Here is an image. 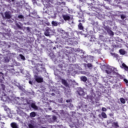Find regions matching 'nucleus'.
I'll return each mask as SVG.
<instances>
[{
	"label": "nucleus",
	"instance_id": "55",
	"mask_svg": "<svg viewBox=\"0 0 128 128\" xmlns=\"http://www.w3.org/2000/svg\"><path fill=\"white\" fill-rule=\"evenodd\" d=\"M121 19L122 20H124V18H126V15L122 14L120 15Z\"/></svg>",
	"mask_w": 128,
	"mask_h": 128
},
{
	"label": "nucleus",
	"instance_id": "38",
	"mask_svg": "<svg viewBox=\"0 0 128 128\" xmlns=\"http://www.w3.org/2000/svg\"><path fill=\"white\" fill-rule=\"evenodd\" d=\"M119 52L120 54H126V51L122 49H121L119 50Z\"/></svg>",
	"mask_w": 128,
	"mask_h": 128
},
{
	"label": "nucleus",
	"instance_id": "7",
	"mask_svg": "<svg viewBox=\"0 0 128 128\" xmlns=\"http://www.w3.org/2000/svg\"><path fill=\"white\" fill-rule=\"evenodd\" d=\"M76 92L78 94V96H84L85 94L84 89L80 87L76 88Z\"/></svg>",
	"mask_w": 128,
	"mask_h": 128
},
{
	"label": "nucleus",
	"instance_id": "20",
	"mask_svg": "<svg viewBox=\"0 0 128 128\" xmlns=\"http://www.w3.org/2000/svg\"><path fill=\"white\" fill-rule=\"evenodd\" d=\"M4 44V46H5L6 48H10L11 46H10V42H3Z\"/></svg>",
	"mask_w": 128,
	"mask_h": 128
},
{
	"label": "nucleus",
	"instance_id": "28",
	"mask_svg": "<svg viewBox=\"0 0 128 128\" xmlns=\"http://www.w3.org/2000/svg\"><path fill=\"white\" fill-rule=\"evenodd\" d=\"M80 80H82V82H86L88 80V78H86V76H81Z\"/></svg>",
	"mask_w": 128,
	"mask_h": 128
},
{
	"label": "nucleus",
	"instance_id": "59",
	"mask_svg": "<svg viewBox=\"0 0 128 128\" xmlns=\"http://www.w3.org/2000/svg\"><path fill=\"white\" fill-rule=\"evenodd\" d=\"M112 122H113L112 120H110L107 121V122L108 124H112Z\"/></svg>",
	"mask_w": 128,
	"mask_h": 128
},
{
	"label": "nucleus",
	"instance_id": "54",
	"mask_svg": "<svg viewBox=\"0 0 128 128\" xmlns=\"http://www.w3.org/2000/svg\"><path fill=\"white\" fill-rule=\"evenodd\" d=\"M68 106L70 108V110H72V108H74V105L72 104H70Z\"/></svg>",
	"mask_w": 128,
	"mask_h": 128
},
{
	"label": "nucleus",
	"instance_id": "36",
	"mask_svg": "<svg viewBox=\"0 0 128 128\" xmlns=\"http://www.w3.org/2000/svg\"><path fill=\"white\" fill-rule=\"evenodd\" d=\"M76 52H80V54H84L86 52L80 48H77L76 50Z\"/></svg>",
	"mask_w": 128,
	"mask_h": 128
},
{
	"label": "nucleus",
	"instance_id": "22",
	"mask_svg": "<svg viewBox=\"0 0 128 128\" xmlns=\"http://www.w3.org/2000/svg\"><path fill=\"white\" fill-rule=\"evenodd\" d=\"M62 84H64V86H66V87L68 86V81H66V80L62 79Z\"/></svg>",
	"mask_w": 128,
	"mask_h": 128
},
{
	"label": "nucleus",
	"instance_id": "50",
	"mask_svg": "<svg viewBox=\"0 0 128 128\" xmlns=\"http://www.w3.org/2000/svg\"><path fill=\"white\" fill-rule=\"evenodd\" d=\"M4 73L0 72V78H2V80H4Z\"/></svg>",
	"mask_w": 128,
	"mask_h": 128
},
{
	"label": "nucleus",
	"instance_id": "11",
	"mask_svg": "<svg viewBox=\"0 0 128 128\" xmlns=\"http://www.w3.org/2000/svg\"><path fill=\"white\" fill-rule=\"evenodd\" d=\"M84 37L88 38V40H90V42H94L96 40L94 36L87 34L85 35Z\"/></svg>",
	"mask_w": 128,
	"mask_h": 128
},
{
	"label": "nucleus",
	"instance_id": "5",
	"mask_svg": "<svg viewBox=\"0 0 128 128\" xmlns=\"http://www.w3.org/2000/svg\"><path fill=\"white\" fill-rule=\"evenodd\" d=\"M0 96H2L1 100H2V102H12V100L10 98V97L6 96V94L4 92L0 91Z\"/></svg>",
	"mask_w": 128,
	"mask_h": 128
},
{
	"label": "nucleus",
	"instance_id": "63",
	"mask_svg": "<svg viewBox=\"0 0 128 128\" xmlns=\"http://www.w3.org/2000/svg\"><path fill=\"white\" fill-rule=\"evenodd\" d=\"M124 82L126 84H128V80H126V78H124Z\"/></svg>",
	"mask_w": 128,
	"mask_h": 128
},
{
	"label": "nucleus",
	"instance_id": "29",
	"mask_svg": "<svg viewBox=\"0 0 128 128\" xmlns=\"http://www.w3.org/2000/svg\"><path fill=\"white\" fill-rule=\"evenodd\" d=\"M100 50H102L95 48L94 50V52H95V54H102V52H100Z\"/></svg>",
	"mask_w": 128,
	"mask_h": 128
},
{
	"label": "nucleus",
	"instance_id": "12",
	"mask_svg": "<svg viewBox=\"0 0 128 128\" xmlns=\"http://www.w3.org/2000/svg\"><path fill=\"white\" fill-rule=\"evenodd\" d=\"M6 18L10 20V18H12V14H10V12L6 11L4 13Z\"/></svg>",
	"mask_w": 128,
	"mask_h": 128
},
{
	"label": "nucleus",
	"instance_id": "35",
	"mask_svg": "<svg viewBox=\"0 0 128 128\" xmlns=\"http://www.w3.org/2000/svg\"><path fill=\"white\" fill-rule=\"evenodd\" d=\"M94 100H96V103L98 104V100H100V97H98V96H95V98Z\"/></svg>",
	"mask_w": 128,
	"mask_h": 128
},
{
	"label": "nucleus",
	"instance_id": "64",
	"mask_svg": "<svg viewBox=\"0 0 128 128\" xmlns=\"http://www.w3.org/2000/svg\"><path fill=\"white\" fill-rule=\"evenodd\" d=\"M28 127L30 128H34V125H32V124H29Z\"/></svg>",
	"mask_w": 128,
	"mask_h": 128
},
{
	"label": "nucleus",
	"instance_id": "52",
	"mask_svg": "<svg viewBox=\"0 0 128 128\" xmlns=\"http://www.w3.org/2000/svg\"><path fill=\"white\" fill-rule=\"evenodd\" d=\"M102 118H106V114L104 112L102 113Z\"/></svg>",
	"mask_w": 128,
	"mask_h": 128
},
{
	"label": "nucleus",
	"instance_id": "13",
	"mask_svg": "<svg viewBox=\"0 0 128 128\" xmlns=\"http://www.w3.org/2000/svg\"><path fill=\"white\" fill-rule=\"evenodd\" d=\"M3 108L5 112H6L8 116H10V109L6 106H4Z\"/></svg>",
	"mask_w": 128,
	"mask_h": 128
},
{
	"label": "nucleus",
	"instance_id": "61",
	"mask_svg": "<svg viewBox=\"0 0 128 128\" xmlns=\"http://www.w3.org/2000/svg\"><path fill=\"white\" fill-rule=\"evenodd\" d=\"M14 85L18 88H20V83H16L14 84Z\"/></svg>",
	"mask_w": 128,
	"mask_h": 128
},
{
	"label": "nucleus",
	"instance_id": "51",
	"mask_svg": "<svg viewBox=\"0 0 128 128\" xmlns=\"http://www.w3.org/2000/svg\"><path fill=\"white\" fill-rule=\"evenodd\" d=\"M19 90H22V92H24L26 89H24V87H22V86H19L18 88Z\"/></svg>",
	"mask_w": 128,
	"mask_h": 128
},
{
	"label": "nucleus",
	"instance_id": "24",
	"mask_svg": "<svg viewBox=\"0 0 128 128\" xmlns=\"http://www.w3.org/2000/svg\"><path fill=\"white\" fill-rule=\"evenodd\" d=\"M23 92H24V94H26V96H30V94H34V92H30L28 90H26Z\"/></svg>",
	"mask_w": 128,
	"mask_h": 128
},
{
	"label": "nucleus",
	"instance_id": "23",
	"mask_svg": "<svg viewBox=\"0 0 128 128\" xmlns=\"http://www.w3.org/2000/svg\"><path fill=\"white\" fill-rule=\"evenodd\" d=\"M112 126H113V128H120V126L118 125V122H112Z\"/></svg>",
	"mask_w": 128,
	"mask_h": 128
},
{
	"label": "nucleus",
	"instance_id": "19",
	"mask_svg": "<svg viewBox=\"0 0 128 128\" xmlns=\"http://www.w3.org/2000/svg\"><path fill=\"white\" fill-rule=\"evenodd\" d=\"M30 106L32 108H33L35 110H38V106H36V105L34 103L31 104Z\"/></svg>",
	"mask_w": 128,
	"mask_h": 128
},
{
	"label": "nucleus",
	"instance_id": "32",
	"mask_svg": "<svg viewBox=\"0 0 128 128\" xmlns=\"http://www.w3.org/2000/svg\"><path fill=\"white\" fill-rule=\"evenodd\" d=\"M58 32H60V34H66V32H64V30L62 28H58Z\"/></svg>",
	"mask_w": 128,
	"mask_h": 128
},
{
	"label": "nucleus",
	"instance_id": "16",
	"mask_svg": "<svg viewBox=\"0 0 128 128\" xmlns=\"http://www.w3.org/2000/svg\"><path fill=\"white\" fill-rule=\"evenodd\" d=\"M12 128H19L18 124L16 122H12L10 124Z\"/></svg>",
	"mask_w": 128,
	"mask_h": 128
},
{
	"label": "nucleus",
	"instance_id": "14",
	"mask_svg": "<svg viewBox=\"0 0 128 128\" xmlns=\"http://www.w3.org/2000/svg\"><path fill=\"white\" fill-rule=\"evenodd\" d=\"M62 17L64 20H70V16H68V14H62Z\"/></svg>",
	"mask_w": 128,
	"mask_h": 128
},
{
	"label": "nucleus",
	"instance_id": "45",
	"mask_svg": "<svg viewBox=\"0 0 128 128\" xmlns=\"http://www.w3.org/2000/svg\"><path fill=\"white\" fill-rule=\"evenodd\" d=\"M120 102L122 104H126V100H124V98H120Z\"/></svg>",
	"mask_w": 128,
	"mask_h": 128
},
{
	"label": "nucleus",
	"instance_id": "62",
	"mask_svg": "<svg viewBox=\"0 0 128 128\" xmlns=\"http://www.w3.org/2000/svg\"><path fill=\"white\" fill-rule=\"evenodd\" d=\"M18 18H24V17L22 15H19L18 16Z\"/></svg>",
	"mask_w": 128,
	"mask_h": 128
},
{
	"label": "nucleus",
	"instance_id": "46",
	"mask_svg": "<svg viewBox=\"0 0 128 128\" xmlns=\"http://www.w3.org/2000/svg\"><path fill=\"white\" fill-rule=\"evenodd\" d=\"M57 4L58 6H60L62 4H63L64 6H66V2H58Z\"/></svg>",
	"mask_w": 128,
	"mask_h": 128
},
{
	"label": "nucleus",
	"instance_id": "37",
	"mask_svg": "<svg viewBox=\"0 0 128 128\" xmlns=\"http://www.w3.org/2000/svg\"><path fill=\"white\" fill-rule=\"evenodd\" d=\"M36 116V112H32L30 113V116L31 118H34Z\"/></svg>",
	"mask_w": 128,
	"mask_h": 128
},
{
	"label": "nucleus",
	"instance_id": "48",
	"mask_svg": "<svg viewBox=\"0 0 128 128\" xmlns=\"http://www.w3.org/2000/svg\"><path fill=\"white\" fill-rule=\"evenodd\" d=\"M109 82H110V84H116V80H110Z\"/></svg>",
	"mask_w": 128,
	"mask_h": 128
},
{
	"label": "nucleus",
	"instance_id": "56",
	"mask_svg": "<svg viewBox=\"0 0 128 128\" xmlns=\"http://www.w3.org/2000/svg\"><path fill=\"white\" fill-rule=\"evenodd\" d=\"M74 68H77V70H80V66H78V64H75L74 65Z\"/></svg>",
	"mask_w": 128,
	"mask_h": 128
},
{
	"label": "nucleus",
	"instance_id": "21",
	"mask_svg": "<svg viewBox=\"0 0 128 128\" xmlns=\"http://www.w3.org/2000/svg\"><path fill=\"white\" fill-rule=\"evenodd\" d=\"M28 84H30L31 86H34V84H36V80L34 79V78H32L29 80Z\"/></svg>",
	"mask_w": 128,
	"mask_h": 128
},
{
	"label": "nucleus",
	"instance_id": "2",
	"mask_svg": "<svg viewBox=\"0 0 128 128\" xmlns=\"http://www.w3.org/2000/svg\"><path fill=\"white\" fill-rule=\"evenodd\" d=\"M31 64L32 66H34V68H36L37 72H46V68L42 67V64H40L36 62V61L31 60Z\"/></svg>",
	"mask_w": 128,
	"mask_h": 128
},
{
	"label": "nucleus",
	"instance_id": "60",
	"mask_svg": "<svg viewBox=\"0 0 128 128\" xmlns=\"http://www.w3.org/2000/svg\"><path fill=\"white\" fill-rule=\"evenodd\" d=\"M26 30L28 32H30V27L26 28Z\"/></svg>",
	"mask_w": 128,
	"mask_h": 128
},
{
	"label": "nucleus",
	"instance_id": "44",
	"mask_svg": "<svg viewBox=\"0 0 128 128\" xmlns=\"http://www.w3.org/2000/svg\"><path fill=\"white\" fill-rule=\"evenodd\" d=\"M19 56H20V58L22 60H26V57H24V55H22V54H20Z\"/></svg>",
	"mask_w": 128,
	"mask_h": 128
},
{
	"label": "nucleus",
	"instance_id": "4",
	"mask_svg": "<svg viewBox=\"0 0 128 128\" xmlns=\"http://www.w3.org/2000/svg\"><path fill=\"white\" fill-rule=\"evenodd\" d=\"M116 68L112 67L110 66H107V70H106V74H116Z\"/></svg>",
	"mask_w": 128,
	"mask_h": 128
},
{
	"label": "nucleus",
	"instance_id": "30",
	"mask_svg": "<svg viewBox=\"0 0 128 128\" xmlns=\"http://www.w3.org/2000/svg\"><path fill=\"white\" fill-rule=\"evenodd\" d=\"M78 28L80 30H84V26H82V24L81 22L78 24Z\"/></svg>",
	"mask_w": 128,
	"mask_h": 128
},
{
	"label": "nucleus",
	"instance_id": "6",
	"mask_svg": "<svg viewBox=\"0 0 128 128\" xmlns=\"http://www.w3.org/2000/svg\"><path fill=\"white\" fill-rule=\"evenodd\" d=\"M106 22H108V24H110L112 22V20H108V21H104L103 22V28H104V30H106L108 32L111 30V28L108 26Z\"/></svg>",
	"mask_w": 128,
	"mask_h": 128
},
{
	"label": "nucleus",
	"instance_id": "8",
	"mask_svg": "<svg viewBox=\"0 0 128 128\" xmlns=\"http://www.w3.org/2000/svg\"><path fill=\"white\" fill-rule=\"evenodd\" d=\"M80 58H84L86 60H92L94 58V56H84V54L80 56Z\"/></svg>",
	"mask_w": 128,
	"mask_h": 128
},
{
	"label": "nucleus",
	"instance_id": "3",
	"mask_svg": "<svg viewBox=\"0 0 128 128\" xmlns=\"http://www.w3.org/2000/svg\"><path fill=\"white\" fill-rule=\"evenodd\" d=\"M80 55L77 54H66V58L70 62H76V56H78V58H80Z\"/></svg>",
	"mask_w": 128,
	"mask_h": 128
},
{
	"label": "nucleus",
	"instance_id": "10",
	"mask_svg": "<svg viewBox=\"0 0 128 128\" xmlns=\"http://www.w3.org/2000/svg\"><path fill=\"white\" fill-rule=\"evenodd\" d=\"M34 80L35 82L38 83L42 82H44V78H42L37 76L36 75L34 76Z\"/></svg>",
	"mask_w": 128,
	"mask_h": 128
},
{
	"label": "nucleus",
	"instance_id": "43",
	"mask_svg": "<svg viewBox=\"0 0 128 128\" xmlns=\"http://www.w3.org/2000/svg\"><path fill=\"white\" fill-rule=\"evenodd\" d=\"M87 106L88 105L82 104L81 106H78V108H86Z\"/></svg>",
	"mask_w": 128,
	"mask_h": 128
},
{
	"label": "nucleus",
	"instance_id": "42",
	"mask_svg": "<svg viewBox=\"0 0 128 128\" xmlns=\"http://www.w3.org/2000/svg\"><path fill=\"white\" fill-rule=\"evenodd\" d=\"M108 34H110V36H114V32H112L111 29L110 30H109L108 32Z\"/></svg>",
	"mask_w": 128,
	"mask_h": 128
},
{
	"label": "nucleus",
	"instance_id": "34",
	"mask_svg": "<svg viewBox=\"0 0 128 128\" xmlns=\"http://www.w3.org/2000/svg\"><path fill=\"white\" fill-rule=\"evenodd\" d=\"M25 78H26V80H30L32 79V76H30L29 74H26L25 76Z\"/></svg>",
	"mask_w": 128,
	"mask_h": 128
},
{
	"label": "nucleus",
	"instance_id": "9",
	"mask_svg": "<svg viewBox=\"0 0 128 128\" xmlns=\"http://www.w3.org/2000/svg\"><path fill=\"white\" fill-rule=\"evenodd\" d=\"M52 30H51L50 28L47 27L45 30L44 36H50V34H52Z\"/></svg>",
	"mask_w": 128,
	"mask_h": 128
},
{
	"label": "nucleus",
	"instance_id": "53",
	"mask_svg": "<svg viewBox=\"0 0 128 128\" xmlns=\"http://www.w3.org/2000/svg\"><path fill=\"white\" fill-rule=\"evenodd\" d=\"M0 86H1L2 90H6V85L4 84H1Z\"/></svg>",
	"mask_w": 128,
	"mask_h": 128
},
{
	"label": "nucleus",
	"instance_id": "25",
	"mask_svg": "<svg viewBox=\"0 0 128 128\" xmlns=\"http://www.w3.org/2000/svg\"><path fill=\"white\" fill-rule=\"evenodd\" d=\"M94 98L92 96H90L88 98V102H90L91 104H94Z\"/></svg>",
	"mask_w": 128,
	"mask_h": 128
},
{
	"label": "nucleus",
	"instance_id": "39",
	"mask_svg": "<svg viewBox=\"0 0 128 128\" xmlns=\"http://www.w3.org/2000/svg\"><path fill=\"white\" fill-rule=\"evenodd\" d=\"M116 76H117L118 78H120V80H124V76H122L118 74V73L116 72V74H115Z\"/></svg>",
	"mask_w": 128,
	"mask_h": 128
},
{
	"label": "nucleus",
	"instance_id": "26",
	"mask_svg": "<svg viewBox=\"0 0 128 128\" xmlns=\"http://www.w3.org/2000/svg\"><path fill=\"white\" fill-rule=\"evenodd\" d=\"M18 114H20L21 116H26V114L24 113L22 110H19L18 112Z\"/></svg>",
	"mask_w": 128,
	"mask_h": 128
},
{
	"label": "nucleus",
	"instance_id": "27",
	"mask_svg": "<svg viewBox=\"0 0 128 128\" xmlns=\"http://www.w3.org/2000/svg\"><path fill=\"white\" fill-rule=\"evenodd\" d=\"M18 110H24L26 109V105L22 104L20 106L18 107Z\"/></svg>",
	"mask_w": 128,
	"mask_h": 128
},
{
	"label": "nucleus",
	"instance_id": "40",
	"mask_svg": "<svg viewBox=\"0 0 128 128\" xmlns=\"http://www.w3.org/2000/svg\"><path fill=\"white\" fill-rule=\"evenodd\" d=\"M52 24L54 26H58V22L56 21H52Z\"/></svg>",
	"mask_w": 128,
	"mask_h": 128
},
{
	"label": "nucleus",
	"instance_id": "33",
	"mask_svg": "<svg viewBox=\"0 0 128 128\" xmlns=\"http://www.w3.org/2000/svg\"><path fill=\"white\" fill-rule=\"evenodd\" d=\"M90 10H93L94 12H96V7L94 6H90L88 8Z\"/></svg>",
	"mask_w": 128,
	"mask_h": 128
},
{
	"label": "nucleus",
	"instance_id": "41",
	"mask_svg": "<svg viewBox=\"0 0 128 128\" xmlns=\"http://www.w3.org/2000/svg\"><path fill=\"white\" fill-rule=\"evenodd\" d=\"M86 66L90 70H92V64H88Z\"/></svg>",
	"mask_w": 128,
	"mask_h": 128
},
{
	"label": "nucleus",
	"instance_id": "49",
	"mask_svg": "<svg viewBox=\"0 0 128 128\" xmlns=\"http://www.w3.org/2000/svg\"><path fill=\"white\" fill-rule=\"evenodd\" d=\"M114 4H120V0H114Z\"/></svg>",
	"mask_w": 128,
	"mask_h": 128
},
{
	"label": "nucleus",
	"instance_id": "31",
	"mask_svg": "<svg viewBox=\"0 0 128 128\" xmlns=\"http://www.w3.org/2000/svg\"><path fill=\"white\" fill-rule=\"evenodd\" d=\"M102 80L104 82H105V84H108V77H104L102 78Z\"/></svg>",
	"mask_w": 128,
	"mask_h": 128
},
{
	"label": "nucleus",
	"instance_id": "58",
	"mask_svg": "<svg viewBox=\"0 0 128 128\" xmlns=\"http://www.w3.org/2000/svg\"><path fill=\"white\" fill-rule=\"evenodd\" d=\"M30 44H32V42H34V38H30Z\"/></svg>",
	"mask_w": 128,
	"mask_h": 128
},
{
	"label": "nucleus",
	"instance_id": "1",
	"mask_svg": "<svg viewBox=\"0 0 128 128\" xmlns=\"http://www.w3.org/2000/svg\"><path fill=\"white\" fill-rule=\"evenodd\" d=\"M2 52L4 54V56H6L4 57V62L6 64L10 62V58H12L14 56H16V53H10V50H2Z\"/></svg>",
	"mask_w": 128,
	"mask_h": 128
},
{
	"label": "nucleus",
	"instance_id": "15",
	"mask_svg": "<svg viewBox=\"0 0 128 128\" xmlns=\"http://www.w3.org/2000/svg\"><path fill=\"white\" fill-rule=\"evenodd\" d=\"M48 56H50V58L51 60H54V62H56V56H54V53L50 52L48 54Z\"/></svg>",
	"mask_w": 128,
	"mask_h": 128
},
{
	"label": "nucleus",
	"instance_id": "18",
	"mask_svg": "<svg viewBox=\"0 0 128 128\" xmlns=\"http://www.w3.org/2000/svg\"><path fill=\"white\" fill-rule=\"evenodd\" d=\"M48 122H56V116H53L52 118H52L48 119Z\"/></svg>",
	"mask_w": 128,
	"mask_h": 128
},
{
	"label": "nucleus",
	"instance_id": "57",
	"mask_svg": "<svg viewBox=\"0 0 128 128\" xmlns=\"http://www.w3.org/2000/svg\"><path fill=\"white\" fill-rule=\"evenodd\" d=\"M96 96L100 98L102 96V93L100 92H97Z\"/></svg>",
	"mask_w": 128,
	"mask_h": 128
},
{
	"label": "nucleus",
	"instance_id": "47",
	"mask_svg": "<svg viewBox=\"0 0 128 128\" xmlns=\"http://www.w3.org/2000/svg\"><path fill=\"white\" fill-rule=\"evenodd\" d=\"M110 54L112 56H114V58H118V55L116 54V53L110 52Z\"/></svg>",
	"mask_w": 128,
	"mask_h": 128
},
{
	"label": "nucleus",
	"instance_id": "17",
	"mask_svg": "<svg viewBox=\"0 0 128 128\" xmlns=\"http://www.w3.org/2000/svg\"><path fill=\"white\" fill-rule=\"evenodd\" d=\"M16 26L20 30H22V24L20 23V22H18L16 24Z\"/></svg>",
	"mask_w": 128,
	"mask_h": 128
}]
</instances>
